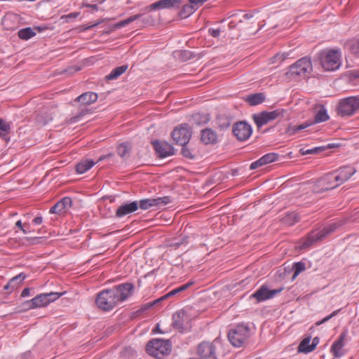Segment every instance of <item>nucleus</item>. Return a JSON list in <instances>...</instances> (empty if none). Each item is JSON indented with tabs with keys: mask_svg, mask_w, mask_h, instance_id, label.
<instances>
[{
	"mask_svg": "<svg viewBox=\"0 0 359 359\" xmlns=\"http://www.w3.org/2000/svg\"><path fill=\"white\" fill-rule=\"evenodd\" d=\"M320 63L325 71H335L341 66V54L338 50H326L319 55Z\"/></svg>",
	"mask_w": 359,
	"mask_h": 359,
	"instance_id": "1",
	"label": "nucleus"
},
{
	"mask_svg": "<svg viewBox=\"0 0 359 359\" xmlns=\"http://www.w3.org/2000/svg\"><path fill=\"white\" fill-rule=\"evenodd\" d=\"M250 335V328L244 324H240L229 331L228 338L233 346L241 347L248 343Z\"/></svg>",
	"mask_w": 359,
	"mask_h": 359,
	"instance_id": "2",
	"label": "nucleus"
},
{
	"mask_svg": "<svg viewBox=\"0 0 359 359\" xmlns=\"http://www.w3.org/2000/svg\"><path fill=\"white\" fill-rule=\"evenodd\" d=\"M148 354L161 359L170 352V344L168 340L154 339L150 340L146 347Z\"/></svg>",
	"mask_w": 359,
	"mask_h": 359,
	"instance_id": "3",
	"label": "nucleus"
},
{
	"mask_svg": "<svg viewBox=\"0 0 359 359\" xmlns=\"http://www.w3.org/2000/svg\"><path fill=\"white\" fill-rule=\"evenodd\" d=\"M97 306L103 311H109L119 302L113 288L100 292L95 300Z\"/></svg>",
	"mask_w": 359,
	"mask_h": 359,
	"instance_id": "4",
	"label": "nucleus"
},
{
	"mask_svg": "<svg viewBox=\"0 0 359 359\" xmlns=\"http://www.w3.org/2000/svg\"><path fill=\"white\" fill-rule=\"evenodd\" d=\"M312 71V65L309 59L303 57L296 63L291 65L285 76L289 79H294L297 76H306Z\"/></svg>",
	"mask_w": 359,
	"mask_h": 359,
	"instance_id": "5",
	"label": "nucleus"
},
{
	"mask_svg": "<svg viewBox=\"0 0 359 359\" xmlns=\"http://www.w3.org/2000/svg\"><path fill=\"white\" fill-rule=\"evenodd\" d=\"M62 295V293L59 292L42 293L36 295L31 301L27 302L25 304L27 306V309L43 307L50 302L55 301Z\"/></svg>",
	"mask_w": 359,
	"mask_h": 359,
	"instance_id": "6",
	"label": "nucleus"
},
{
	"mask_svg": "<svg viewBox=\"0 0 359 359\" xmlns=\"http://www.w3.org/2000/svg\"><path fill=\"white\" fill-rule=\"evenodd\" d=\"M359 109V96L348 97L339 101L337 111L341 116H351Z\"/></svg>",
	"mask_w": 359,
	"mask_h": 359,
	"instance_id": "7",
	"label": "nucleus"
},
{
	"mask_svg": "<svg viewBox=\"0 0 359 359\" xmlns=\"http://www.w3.org/2000/svg\"><path fill=\"white\" fill-rule=\"evenodd\" d=\"M343 224L342 222H338L333 223L328 226L327 227H325L322 231L316 232V231H312L308 236L306 241L304 243L303 246L304 248H307L310 245H311L315 242H317L318 241H320L330 235L331 233H332L334 231H335L339 226H341Z\"/></svg>",
	"mask_w": 359,
	"mask_h": 359,
	"instance_id": "8",
	"label": "nucleus"
},
{
	"mask_svg": "<svg viewBox=\"0 0 359 359\" xmlns=\"http://www.w3.org/2000/svg\"><path fill=\"white\" fill-rule=\"evenodd\" d=\"M340 185L334 171L325 174L317 181V186L323 191L334 189Z\"/></svg>",
	"mask_w": 359,
	"mask_h": 359,
	"instance_id": "9",
	"label": "nucleus"
},
{
	"mask_svg": "<svg viewBox=\"0 0 359 359\" xmlns=\"http://www.w3.org/2000/svg\"><path fill=\"white\" fill-rule=\"evenodd\" d=\"M280 116H283V110L277 109L272 111H264L258 114H255L253 118L257 126L260 128Z\"/></svg>",
	"mask_w": 359,
	"mask_h": 359,
	"instance_id": "10",
	"label": "nucleus"
},
{
	"mask_svg": "<svg viewBox=\"0 0 359 359\" xmlns=\"http://www.w3.org/2000/svg\"><path fill=\"white\" fill-rule=\"evenodd\" d=\"M191 137V133L187 125H182L175 128L172 133L174 142L181 146L187 144Z\"/></svg>",
	"mask_w": 359,
	"mask_h": 359,
	"instance_id": "11",
	"label": "nucleus"
},
{
	"mask_svg": "<svg viewBox=\"0 0 359 359\" xmlns=\"http://www.w3.org/2000/svg\"><path fill=\"white\" fill-rule=\"evenodd\" d=\"M219 343V341L215 339L213 342L203 341L198 344L197 348V353L201 358L204 359L212 358L216 359L215 356V348L216 344Z\"/></svg>",
	"mask_w": 359,
	"mask_h": 359,
	"instance_id": "12",
	"label": "nucleus"
},
{
	"mask_svg": "<svg viewBox=\"0 0 359 359\" xmlns=\"http://www.w3.org/2000/svg\"><path fill=\"white\" fill-rule=\"evenodd\" d=\"M283 290V287L269 290L266 285H262L259 290L253 293L250 297L255 298L257 302H260L273 297L275 295L281 292Z\"/></svg>",
	"mask_w": 359,
	"mask_h": 359,
	"instance_id": "13",
	"label": "nucleus"
},
{
	"mask_svg": "<svg viewBox=\"0 0 359 359\" xmlns=\"http://www.w3.org/2000/svg\"><path fill=\"white\" fill-rule=\"evenodd\" d=\"M233 133L238 140L243 141L248 139L251 135L252 128L246 122L241 121L233 125Z\"/></svg>",
	"mask_w": 359,
	"mask_h": 359,
	"instance_id": "14",
	"label": "nucleus"
},
{
	"mask_svg": "<svg viewBox=\"0 0 359 359\" xmlns=\"http://www.w3.org/2000/svg\"><path fill=\"white\" fill-rule=\"evenodd\" d=\"M189 318L184 310H180L173 314L172 326L180 332L186 330Z\"/></svg>",
	"mask_w": 359,
	"mask_h": 359,
	"instance_id": "15",
	"label": "nucleus"
},
{
	"mask_svg": "<svg viewBox=\"0 0 359 359\" xmlns=\"http://www.w3.org/2000/svg\"><path fill=\"white\" fill-rule=\"evenodd\" d=\"M337 178L341 185L347 182L355 172L356 169L351 165L341 166L334 170Z\"/></svg>",
	"mask_w": 359,
	"mask_h": 359,
	"instance_id": "16",
	"label": "nucleus"
},
{
	"mask_svg": "<svg viewBox=\"0 0 359 359\" xmlns=\"http://www.w3.org/2000/svg\"><path fill=\"white\" fill-rule=\"evenodd\" d=\"M153 145L158 156L165 158L174 154L173 147L166 142H153Z\"/></svg>",
	"mask_w": 359,
	"mask_h": 359,
	"instance_id": "17",
	"label": "nucleus"
},
{
	"mask_svg": "<svg viewBox=\"0 0 359 359\" xmlns=\"http://www.w3.org/2000/svg\"><path fill=\"white\" fill-rule=\"evenodd\" d=\"M133 287L131 283H124L113 287V290L118 296V302H123L131 294Z\"/></svg>",
	"mask_w": 359,
	"mask_h": 359,
	"instance_id": "18",
	"label": "nucleus"
},
{
	"mask_svg": "<svg viewBox=\"0 0 359 359\" xmlns=\"http://www.w3.org/2000/svg\"><path fill=\"white\" fill-rule=\"evenodd\" d=\"M182 4V0H160L151 4L147 8L150 11L158 9H169L175 7H179Z\"/></svg>",
	"mask_w": 359,
	"mask_h": 359,
	"instance_id": "19",
	"label": "nucleus"
},
{
	"mask_svg": "<svg viewBox=\"0 0 359 359\" xmlns=\"http://www.w3.org/2000/svg\"><path fill=\"white\" fill-rule=\"evenodd\" d=\"M72 203V198L69 197H64L57 203H55L50 209V213L62 214L71 208Z\"/></svg>",
	"mask_w": 359,
	"mask_h": 359,
	"instance_id": "20",
	"label": "nucleus"
},
{
	"mask_svg": "<svg viewBox=\"0 0 359 359\" xmlns=\"http://www.w3.org/2000/svg\"><path fill=\"white\" fill-rule=\"evenodd\" d=\"M346 337V332H344L341 334L339 339L336 340L332 347L331 352L336 358H340L344 355V352L342 351V348L344 346V340Z\"/></svg>",
	"mask_w": 359,
	"mask_h": 359,
	"instance_id": "21",
	"label": "nucleus"
},
{
	"mask_svg": "<svg viewBox=\"0 0 359 359\" xmlns=\"http://www.w3.org/2000/svg\"><path fill=\"white\" fill-rule=\"evenodd\" d=\"M138 209V201H133L130 203L121 205L116 211L117 217H122L125 215L135 212Z\"/></svg>",
	"mask_w": 359,
	"mask_h": 359,
	"instance_id": "22",
	"label": "nucleus"
},
{
	"mask_svg": "<svg viewBox=\"0 0 359 359\" xmlns=\"http://www.w3.org/2000/svg\"><path fill=\"white\" fill-rule=\"evenodd\" d=\"M201 141L205 144H215L217 140V133L210 128H205L201 131Z\"/></svg>",
	"mask_w": 359,
	"mask_h": 359,
	"instance_id": "23",
	"label": "nucleus"
},
{
	"mask_svg": "<svg viewBox=\"0 0 359 359\" xmlns=\"http://www.w3.org/2000/svg\"><path fill=\"white\" fill-rule=\"evenodd\" d=\"M97 100V95L93 92H86L79 96L76 101L81 102L83 105H90Z\"/></svg>",
	"mask_w": 359,
	"mask_h": 359,
	"instance_id": "24",
	"label": "nucleus"
},
{
	"mask_svg": "<svg viewBox=\"0 0 359 359\" xmlns=\"http://www.w3.org/2000/svg\"><path fill=\"white\" fill-rule=\"evenodd\" d=\"M329 119V116L324 106L318 104L315 107L314 123L324 122Z\"/></svg>",
	"mask_w": 359,
	"mask_h": 359,
	"instance_id": "25",
	"label": "nucleus"
},
{
	"mask_svg": "<svg viewBox=\"0 0 359 359\" xmlns=\"http://www.w3.org/2000/svg\"><path fill=\"white\" fill-rule=\"evenodd\" d=\"M26 278L23 273H20L10 280V281L4 286L5 290L15 289Z\"/></svg>",
	"mask_w": 359,
	"mask_h": 359,
	"instance_id": "26",
	"label": "nucleus"
},
{
	"mask_svg": "<svg viewBox=\"0 0 359 359\" xmlns=\"http://www.w3.org/2000/svg\"><path fill=\"white\" fill-rule=\"evenodd\" d=\"M94 165L95 162L93 160L84 159L77 163L76 170L78 173L83 174L90 169Z\"/></svg>",
	"mask_w": 359,
	"mask_h": 359,
	"instance_id": "27",
	"label": "nucleus"
},
{
	"mask_svg": "<svg viewBox=\"0 0 359 359\" xmlns=\"http://www.w3.org/2000/svg\"><path fill=\"white\" fill-rule=\"evenodd\" d=\"M312 124V123H304L300 125H289L287 128L285 130V134L288 136H292L294 134H296L297 132L304 130L309 126H310Z\"/></svg>",
	"mask_w": 359,
	"mask_h": 359,
	"instance_id": "28",
	"label": "nucleus"
},
{
	"mask_svg": "<svg viewBox=\"0 0 359 359\" xmlns=\"http://www.w3.org/2000/svg\"><path fill=\"white\" fill-rule=\"evenodd\" d=\"M310 338H305L304 340L301 341L298 346V351L301 353H309L313 351L316 346V344L312 343L311 345Z\"/></svg>",
	"mask_w": 359,
	"mask_h": 359,
	"instance_id": "29",
	"label": "nucleus"
},
{
	"mask_svg": "<svg viewBox=\"0 0 359 359\" xmlns=\"http://www.w3.org/2000/svg\"><path fill=\"white\" fill-rule=\"evenodd\" d=\"M299 220V217L297 213L292 212H289L285 215L281 219L282 222L287 226H292L295 223L298 222Z\"/></svg>",
	"mask_w": 359,
	"mask_h": 359,
	"instance_id": "30",
	"label": "nucleus"
},
{
	"mask_svg": "<svg viewBox=\"0 0 359 359\" xmlns=\"http://www.w3.org/2000/svg\"><path fill=\"white\" fill-rule=\"evenodd\" d=\"M128 69V65H122L114 69L109 74L106 76L107 80H113L117 79L123 74Z\"/></svg>",
	"mask_w": 359,
	"mask_h": 359,
	"instance_id": "31",
	"label": "nucleus"
},
{
	"mask_svg": "<svg viewBox=\"0 0 359 359\" xmlns=\"http://www.w3.org/2000/svg\"><path fill=\"white\" fill-rule=\"evenodd\" d=\"M246 100L250 105L255 106L262 103L264 100V96L262 93H257L248 96Z\"/></svg>",
	"mask_w": 359,
	"mask_h": 359,
	"instance_id": "32",
	"label": "nucleus"
},
{
	"mask_svg": "<svg viewBox=\"0 0 359 359\" xmlns=\"http://www.w3.org/2000/svg\"><path fill=\"white\" fill-rule=\"evenodd\" d=\"M18 34L20 39L23 40H28L35 36L36 33L31 27H26L20 29Z\"/></svg>",
	"mask_w": 359,
	"mask_h": 359,
	"instance_id": "33",
	"label": "nucleus"
},
{
	"mask_svg": "<svg viewBox=\"0 0 359 359\" xmlns=\"http://www.w3.org/2000/svg\"><path fill=\"white\" fill-rule=\"evenodd\" d=\"M53 119L52 114H48L46 111H43L36 116V121L41 125L47 124Z\"/></svg>",
	"mask_w": 359,
	"mask_h": 359,
	"instance_id": "34",
	"label": "nucleus"
},
{
	"mask_svg": "<svg viewBox=\"0 0 359 359\" xmlns=\"http://www.w3.org/2000/svg\"><path fill=\"white\" fill-rule=\"evenodd\" d=\"M345 47L354 54L359 53V41L357 39H351L346 42Z\"/></svg>",
	"mask_w": 359,
	"mask_h": 359,
	"instance_id": "35",
	"label": "nucleus"
},
{
	"mask_svg": "<svg viewBox=\"0 0 359 359\" xmlns=\"http://www.w3.org/2000/svg\"><path fill=\"white\" fill-rule=\"evenodd\" d=\"M171 202L170 196H163L153 198V204L154 207L161 208Z\"/></svg>",
	"mask_w": 359,
	"mask_h": 359,
	"instance_id": "36",
	"label": "nucleus"
},
{
	"mask_svg": "<svg viewBox=\"0 0 359 359\" xmlns=\"http://www.w3.org/2000/svg\"><path fill=\"white\" fill-rule=\"evenodd\" d=\"M278 158V155L276 153H269L262 158H260V161H262V165H266L272 162L276 161Z\"/></svg>",
	"mask_w": 359,
	"mask_h": 359,
	"instance_id": "37",
	"label": "nucleus"
},
{
	"mask_svg": "<svg viewBox=\"0 0 359 359\" xmlns=\"http://www.w3.org/2000/svg\"><path fill=\"white\" fill-rule=\"evenodd\" d=\"M292 268L294 271L292 280H294L301 272H303L306 269L305 264L302 262L294 263Z\"/></svg>",
	"mask_w": 359,
	"mask_h": 359,
	"instance_id": "38",
	"label": "nucleus"
},
{
	"mask_svg": "<svg viewBox=\"0 0 359 359\" xmlns=\"http://www.w3.org/2000/svg\"><path fill=\"white\" fill-rule=\"evenodd\" d=\"M130 148L126 143H122L119 144L117 148L118 154L122 158L127 156L130 152Z\"/></svg>",
	"mask_w": 359,
	"mask_h": 359,
	"instance_id": "39",
	"label": "nucleus"
},
{
	"mask_svg": "<svg viewBox=\"0 0 359 359\" xmlns=\"http://www.w3.org/2000/svg\"><path fill=\"white\" fill-rule=\"evenodd\" d=\"M194 284V282H189L184 285H182V286L175 289V290H172V291H170V292H168L166 296L168 297H171V296H173L179 292H183L184 290H186L187 288H189L191 285H192Z\"/></svg>",
	"mask_w": 359,
	"mask_h": 359,
	"instance_id": "40",
	"label": "nucleus"
},
{
	"mask_svg": "<svg viewBox=\"0 0 359 359\" xmlns=\"http://www.w3.org/2000/svg\"><path fill=\"white\" fill-rule=\"evenodd\" d=\"M151 207H154L153 198L142 199L138 202V208H140L142 210H147Z\"/></svg>",
	"mask_w": 359,
	"mask_h": 359,
	"instance_id": "41",
	"label": "nucleus"
},
{
	"mask_svg": "<svg viewBox=\"0 0 359 359\" xmlns=\"http://www.w3.org/2000/svg\"><path fill=\"white\" fill-rule=\"evenodd\" d=\"M324 150H325V147H315V148L311 149H306L304 148H302L299 150V153L302 155L314 154H317L320 151H323Z\"/></svg>",
	"mask_w": 359,
	"mask_h": 359,
	"instance_id": "42",
	"label": "nucleus"
},
{
	"mask_svg": "<svg viewBox=\"0 0 359 359\" xmlns=\"http://www.w3.org/2000/svg\"><path fill=\"white\" fill-rule=\"evenodd\" d=\"M193 5L194 4H186L182 7V11L180 12V15L182 18H187L194 11Z\"/></svg>",
	"mask_w": 359,
	"mask_h": 359,
	"instance_id": "43",
	"label": "nucleus"
},
{
	"mask_svg": "<svg viewBox=\"0 0 359 359\" xmlns=\"http://www.w3.org/2000/svg\"><path fill=\"white\" fill-rule=\"evenodd\" d=\"M10 130V126L3 119H0V136L4 137Z\"/></svg>",
	"mask_w": 359,
	"mask_h": 359,
	"instance_id": "44",
	"label": "nucleus"
},
{
	"mask_svg": "<svg viewBox=\"0 0 359 359\" xmlns=\"http://www.w3.org/2000/svg\"><path fill=\"white\" fill-rule=\"evenodd\" d=\"M182 154L184 157L189 159H193L195 157V155L192 154L191 151L186 146V144L182 146Z\"/></svg>",
	"mask_w": 359,
	"mask_h": 359,
	"instance_id": "45",
	"label": "nucleus"
},
{
	"mask_svg": "<svg viewBox=\"0 0 359 359\" xmlns=\"http://www.w3.org/2000/svg\"><path fill=\"white\" fill-rule=\"evenodd\" d=\"M339 311V310H337V311H333L330 315H329L327 317L324 318L322 320L317 322L316 323V325H320L327 322V320L331 319L332 317L335 316L338 313Z\"/></svg>",
	"mask_w": 359,
	"mask_h": 359,
	"instance_id": "46",
	"label": "nucleus"
},
{
	"mask_svg": "<svg viewBox=\"0 0 359 359\" xmlns=\"http://www.w3.org/2000/svg\"><path fill=\"white\" fill-rule=\"evenodd\" d=\"M141 16H142L141 14H137V15L130 16V18L125 20L126 25H128V24L131 23L132 22L140 18Z\"/></svg>",
	"mask_w": 359,
	"mask_h": 359,
	"instance_id": "47",
	"label": "nucleus"
},
{
	"mask_svg": "<svg viewBox=\"0 0 359 359\" xmlns=\"http://www.w3.org/2000/svg\"><path fill=\"white\" fill-rule=\"evenodd\" d=\"M262 165H263L262 163V161H260V159H259V160L253 162L252 163H251L250 168V170H254V169H256Z\"/></svg>",
	"mask_w": 359,
	"mask_h": 359,
	"instance_id": "48",
	"label": "nucleus"
},
{
	"mask_svg": "<svg viewBox=\"0 0 359 359\" xmlns=\"http://www.w3.org/2000/svg\"><path fill=\"white\" fill-rule=\"evenodd\" d=\"M152 306H154V303H150V302L147 303L142 306V307L140 309L139 311L143 312V311L151 308Z\"/></svg>",
	"mask_w": 359,
	"mask_h": 359,
	"instance_id": "49",
	"label": "nucleus"
},
{
	"mask_svg": "<svg viewBox=\"0 0 359 359\" xmlns=\"http://www.w3.org/2000/svg\"><path fill=\"white\" fill-rule=\"evenodd\" d=\"M209 32L210 35L213 37H217L219 36L220 30L219 29H210Z\"/></svg>",
	"mask_w": 359,
	"mask_h": 359,
	"instance_id": "50",
	"label": "nucleus"
},
{
	"mask_svg": "<svg viewBox=\"0 0 359 359\" xmlns=\"http://www.w3.org/2000/svg\"><path fill=\"white\" fill-rule=\"evenodd\" d=\"M126 20H123L122 21H120L118 22H117L116 24H115L114 26H113V29H118V28H121L122 27H125L126 26Z\"/></svg>",
	"mask_w": 359,
	"mask_h": 359,
	"instance_id": "51",
	"label": "nucleus"
},
{
	"mask_svg": "<svg viewBox=\"0 0 359 359\" xmlns=\"http://www.w3.org/2000/svg\"><path fill=\"white\" fill-rule=\"evenodd\" d=\"M79 13H69V15H62L61 17V19H65V18H76L78 15H79Z\"/></svg>",
	"mask_w": 359,
	"mask_h": 359,
	"instance_id": "52",
	"label": "nucleus"
},
{
	"mask_svg": "<svg viewBox=\"0 0 359 359\" xmlns=\"http://www.w3.org/2000/svg\"><path fill=\"white\" fill-rule=\"evenodd\" d=\"M208 0H189V1L194 5L202 4Z\"/></svg>",
	"mask_w": 359,
	"mask_h": 359,
	"instance_id": "53",
	"label": "nucleus"
},
{
	"mask_svg": "<svg viewBox=\"0 0 359 359\" xmlns=\"http://www.w3.org/2000/svg\"><path fill=\"white\" fill-rule=\"evenodd\" d=\"M29 292H30L29 288H25L21 293V297H27L29 295Z\"/></svg>",
	"mask_w": 359,
	"mask_h": 359,
	"instance_id": "54",
	"label": "nucleus"
},
{
	"mask_svg": "<svg viewBox=\"0 0 359 359\" xmlns=\"http://www.w3.org/2000/svg\"><path fill=\"white\" fill-rule=\"evenodd\" d=\"M43 219L41 217H36L33 219V222L36 224H40L42 223Z\"/></svg>",
	"mask_w": 359,
	"mask_h": 359,
	"instance_id": "55",
	"label": "nucleus"
},
{
	"mask_svg": "<svg viewBox=\"0 0 359 359\" xmlns=\"http://www.w3.org/2000/svg\"><path fill=\"white\" fill-rule=\"evenodd\" d=\"M166 298H168V297L165 295L163 296L162 297L158 299H156L154 300V302H151V303H154V306L156 305V304L159 303L160 302H161L162 300H164Z\"/></svg>",
	"mask_w": 359,
	"mask_h": 359,
	"instance_id": "56",
	"label": "nucleus"
},
{
	"mask_svg": "<svg viewBox=\"0 0 359 359\" xmlns=\"http://www.w3.org/2000/svg\"><path fill=\"white\" fill-rule=\"evenodd\" d=\"M86 6L93 8V10H97L98 7L97 4H86Z\"/></svg>",
	"mask_w": 359,
	"mask_h": 359,
	"instance_id": "57",
	"label": "nucleus"
},
{
	"mask_svg": "<svg viewBox=\"0 0 359 359\" xmlns=\"http://www.w3.org/2000/svg\"><path fill=\"white\" fill-rule=\"evenodd\" d=\"M15 225L19 227L20 229H22L23 226H22V222L20 220H18L16 223H15Z\"/></svg>",
	"mask_w": 359,
	"mask_h": 359,
	"instance_id": "58",
	"label": "nucleus"
},
{
	"mask_svg": "<svg viewBox=\"0 0 359 359\" xmlns=\"http://www.w3.org/2000/svg\"><path fill=\"white\" fill-rule=\"evenodd\" d=\"M88 113V110L83 109L79 116H83Z\"/></svg>",
	"mask_w": 359,
	"mask_h": 359,
	"instance_id": "59",
	"label": "nucleus"
},
{
	"mask_svg": "<svg viewBox=\"0 0 359 359\" xmlns=\"http://www.w3.org/2000/svg\"><path fill=\"white\" fill-rule=\"evenodd\" d=\"M99 24H100V22H97V23H95V24H94V25H90V26H88V27H86V28H85V29H90V28H92V27H94L97 26V25H99Z\"/></svg>",
	"mask_w": 359,
	"mask_h": 359,
	"instance_id": "60",
	"label": "nucleus"
},
{
	"mask_svg": "<svg viewBox=\"0 0 359 359\" xmlns=\"http://www.w3.org/2000/svg\"><path fill=\"white\" fill-rule=\"evenodd\" d=\"M274 59H281L282 60H284V58H283V56L280 55H278L277 54L275 57H274Z\"/></svg>",
	"mask_w": 359,
	"mask_h": 359,
	"instance_id": "61",
	"label": "nucleus"
},
{
	"mask_svg": "<svg viewBox=\"0 0 359 359\" xmlns=\"http://www.w3.org/2000/svg\"><path fill=\"white\" fill-rule=\"evenodd\" d=\"M243 18H244L245 19H250V18H252V15H250V14H245V15H243Z\"/></svg>",
	"mask_w": 359,
	"mask_h": 359,
	"instance_id": "62",
	"label": "nucleus"
},
{
	"mask_svg": "<svg viewBox=\"0 0 359 359\" xmlns=\"http://www.w3.org/2000/svg\"><path fill=\"white\" fill-rule=\"evenodd\" d=\"M319 341V339L318 337H315L313 339V342L312 343H314V344H316V345L318 344Z\"/></svg>",
	"mask_w": 359,
	"mask_h": 359,
	"instance_id": "63",
	"label": "nucleus"
},
{
	"mask_svg": "<svg viewBox=\"0 0 359 359\" xmlns=\"http://www.w3.org/2000/svg\"><path fill=\"white\" fill-rule=\"evenodd\" d=\"M21 231L23 232V233L26 234L27 233V231L24 229V227L22 228V229H21Z\"/></svg>",
	"mask_w": 359,
	"mask_h": 359,
	"instance_id": "64",
	"label": "nucleus"
}]
</instances>
